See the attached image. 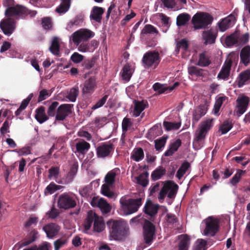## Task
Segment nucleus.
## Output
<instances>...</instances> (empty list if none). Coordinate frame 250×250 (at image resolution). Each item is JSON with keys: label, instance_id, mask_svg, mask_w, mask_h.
I'll return each instance as SVG.
<instances>
[{"label": "nucleus", "instance_id": "nucleus-1", "mask_svg": "<svg viewBox=\"0 0 250 250\" xmlns=\"http://www.w3.org/2000/svg\"><path fill=\"white\" fill-rule=\"evenodd\" d=\"M109 229L110 236L115 240L124 239L129 233V228L126 221L110 220L106 223Z\"/></svg>", "mask_w": 250, "mask_h": 250}, {"label": "nucleus", "instance_id": "nucleus-2", "mask_svg": "<svg viewBox=\"0 0 250 250\" xmlns=\"http://www.w3.org/2000/svg\"><path fill=\"white\" fill-rule=\"evenodd\" d=\"M93 223V229L97 232H102L105 228V224L102 217L98 215L90 210L87 212V216L84 221V227L86 230L90 229Z\"/></svg>", "mask_w": 250, "mask_h": 250}, {"label": "nucleus", "instance_id": "nucleus-3", "mask_svg": "<svg viewBox=\"0 0 250 250\" xmlns=\"http://www.w3.org/2000/svg\"><path fill=\"white\" fill-rule=\"evenodd\" d=\"M213 20V17L208 13L199 12L193 16L191 22L195 29H205L212 23Z\"/></svg>", "mask_w": 250, "mask_h": 250}, {"label": "nucleus", "instance_id": "nucleus-4", "mask_svg": "<svg viewBox=\"0 0 250 250\" xmlns=\"http://www.w3.org/2000/svg\"><path fill=\"white\" fill-rule=\"evenodd\" d=\"M76 198L72 193H63L59 197L58 206L60 208L65 210L74 208L77 205Z\"/></svg>", "mask_w": 250, "mask_h": 250}, {"label": "nucleus", "instance_id": "nucleus-5", "mask_svg": "<svg viewBox=\"0 0 250 250\" xmlns=\"http://www.w3.org/2000/svg\"><path fill=\"white\" fill-rule=\"evenodd\" d=\"M120 203L126 215L130 214L138 211L142 204V198H130L128 200L121 199Z\"/></svg>", "mask_w": 250, "mask_h": 250}, {"label": "nucleus", "instance_id": "nucleus-6", "mask_svg": "<svg viewBox=\"0 0 250 250\" xmlns=\"http://www.w3.org/2000/svg\"><path fill=\"white\" fill-rule=\"evenodd\" d=\"M178 189V186L174 182L167 181L162 188L158 196V198L161 202H162L166 196L167 194V197L170 199H174L176 195Z\"/></svg>", "mask_w": 250, "mask_h": 250}, {"label": "nucleus", "instance_id": "nucleus-7", "mask_svg": "<svg viewBox=\"0 0 250 250\" xmlns=\"http://www.w3.org/2000/svg\"><path fill=\"white\" fill-rule=\"evenodd\" d=\"M161 61L160 54L158 51H149L143 56L142 62L145 68L153 66L156 68Z\"/></svg>", "mask_w": 250, "mask_h": 250}, {"label": "nucleus", "instance_id": "nucleus-8", "mask_svg": "<svg viewBox=\"0 0 250 250\" xmlns=\"http://www.w3.org/2000/svg\"><path fill=\"white\" fill-rule=\"evenodd\" d=\"M212 126L213 119H208L202 122L199 127L196 130L195 133L193 143H198L204 140L208 132Z\"/></svg>", "mask_w": 250, "mask_h": 250}, {"label": "nucleus", "instance_id": "nucleus-9", "mask_svg": "<svg viewBox=\"0 0 250 250\" xmlns=\"http://www.w3.org/2000/svg\"><path fill=\"white\" fill-rule=\"evenodd\" d=\"M94 36L95 33L91 30L86 28H81L74 32L71 37L73 42L78 45L82 42L87 41Z\"/></svg>", "mask_w": 250, "mask_h": 250}, {"label": "nucleus", "instance_id": "nucleus-10", "mask_svg": "<svg viewBox=\"0 0 250 250\" xmlns=\"http://www.w3.org/2000/svg\"><path fill=\"white\" fill-rule=\"evenodd\" d=\"M206 227L204 233L206 236H214L219 231V223L217 219L212 216L205 220Z\"/></svg>", "mask_w": 250, "mask_h": 250}, {"label": "nucleus", "instance_id": "nucleus-11", "mask_svg": "<svg viewBox=\"0 0 250 250\" xmlns=\"http://www.w3.org/2000/svg\"><path fill=\"white\" fill-rule=\"evenodd\" d=\"M155 232V226L151 222L145 220L143 225V235L145 242L150 245L154 238Z\"/></svg>", "mask_w": 250, "mask_h": 250}, {"label": "nucleus", "instance_id": "nucleus-12", "mask_svg": "<svg viewBox=\"0 0 250 250\" xmlns=\"http://www.w3.org/2000/svg\"><path fill=\"white\" fill-rule=\"evenodd\" d=\"M114 150V146L112 143L104 142L97 147L96 154L98 158H104L111 156Z\"/></svg>", "mask_w": 250, "mask_h": 250}, {"label": "nucleus", "instance_id": "nucleus-13", "mask_svg": "<svg viewBox=\"0 0 250 250\" xmlns=\"http://www.w3.org/2000/svg\"><path fill=\"white\" fill-rule=\"evenodd\" d=\"M28 14H30L28 9L26 7L20 5L8 7L5 11V15L7 18L26 16Z\"/></svg>", "mask_w": 250, "mask_h": 250}, {"label": "nucleus", "instance_id": "nucleus-14", "mask_svg": "<svg viewBox=\"0 0 250 250\" xmlns=\"http://www.w3.org/2000/svg\"><path fill=\"white\" fill-rule=\"evenodd\" d=\"M73 107L72 104H63L59 106L57 109V113L55 116L56 121H62L71 113Z\"/></svg>", "mask_w": 250, "mask_h": 250}, {"label": "nucleus", "instance_id": "nucleus-15", "mask_svg": "<svg viewBox=\"0 0 250 250\" xmlns=\"http://www.w3.org/2000/svg\"><path fill=\"white\" fill-rule=\"evenodd\" d=\"M237 16V13L234 11L232 13L221 20L218 23L219 30L221 32H224L232 27L236 21V17Z\"/></svg>", "mask_w": 250, "mask_h": 250}, {"label": "nucleus", "instance_id": "nucleus-16", "mask_svg": "<svg viewBox=\"0 0 250 250\" xmlns=\"http://www.w3.org/2000/svg\"><path fill=\"white\" fill-rule=\"evenodd\" d=\"M0 28L4 34L9 36L16 28L14 20L11 18L2 19L0 22Z\"/></svg>", "mask_w": 250, "mask_h": 250}, {"label": "nucleus", "instance_id": "nucleus-17", "mask_svg": "<svg viewBox=\"0 0 250 250\" xmlns=\"http://www.w3.org/2000/svg\"><path fill=\"white\" fill-rule=\"evenodd\" d=\"M97 87L96 79L94 77H90L83 83L82 93L84 95H90L94 92Z\"/></svg>", "mask_w": 250, "mask_h": 250}, {"label": "nucleus", "instance_id": "nucleus-18", "mask_svg": "<svg viewBox=\"0 0 250 250\" xmlns=\"http://www.w3.org/2000/svg\"><path fill=\"white\" fill-rule=\"evenodd\" d=\"M249 103V99L247 96H243L237 98L236 106L237 115H242L246 111Z\"/></svg>", "mask_w": 250, "mask_h": 250}, {"label": "nucleus", "instance_id": "nucleus-19", "mask_svg": "<svg viewBox=\"0 0 250 250\" xmlns=\"http://www.w3.org/2000/svg\"><path fill=\"white\" fill-rule=\"evenodd\" d=\"M38 235V232L37 230H32L23 240L18 243L16 246H18L19 248H21L30 245L36 240Z\"/></svg>", "mask_w": 250, "mask_h": 250}, {"label": "nucleus", "instance_id": "nucleus-20", "mask_svg": "<svg viewBox=\"0 0 250 250\" xmlns=\"http://www.w3.org/2000/svg\"><path fill=\"white\" fill-rule=\"evenodd\" d=\"M60 229V226L55 223H49L43 227V230L46 233L47 236L50 238H52L57 235Z\"/></svg>", "mask_w": 250, "mask_h": 250}, {"label": "nucleus", "instance_id": "nucleus-21", "mask_svg": "<svg viewBox=\"0 0 250 250\" xmlns=\"http://www.w3.org/2000/svg\"><path fill=\"white\" fill-rule=\"evenodd\" d=\"M159 208V205L154 204L151 200H148L145 204L144 210L146 214L149 215L151 218H153L157 214Z\"/></svg>", "mask_w": 250, "mask_h": 250}, {"label": "nucleus", "instance_id": "nucleus-22", "mask_svg": "<svg viewBox=\"0 0 250 250\" xmlns=\"http://www.w3.org/2000/svg\"><path fill=\"white\" fill-rule=\"evenodd\" d=\"M211 63V56L207 51L199 54V59L196 64L201 67H207Z\"/></svg>", "mask_w": 250, "mask_h": 250}, {"label": "nucleus", "instance_id": "nucleus-23", "mask_svg": "<svg viewBox=\"0 0 250 250\" xmlns=\"http://www.w3.org/2000/svg\"><path fill=\"white\" fill-rule=\"evenodd\" d=\"M231 64L232 60L231 59H229L225 62L220 71L218 74L217 78L219 79L225 80L229 78L230 74Z\"/></svg>", "mask_w": 250, "mask_h": 250}, {"label": "nucleus", "instance_id": "nucleus-24", "mask_svg": "<svg viewBox=\"0 0 250 250\" xmlns=\"http://www.w3.org/2000/svg\"><path fill=\"white\" fill-rule=\"evenodd\" d=\"M202 36L203 40L205 41V44H212L215 42L217 37V33L214 30L210 29L203 31Z\"/></svg>", "mask_w": 250, "mask_h": 250}, {"label": "nucleus", "instance_id": "nucleus-25", "mask_svg": "<svg viewBox=\"0 0 250 250\" xmlns=\"http://www.w3.org/2000/svg\"><path fill=\"white\" fill-rule=\"evenodd\" d=\"M78 163L77 161H74L71 166L70 169L64 179V183L69 184L72 182L76 175L78 169Z\"/></svg>", "mask_w": 250, "mask_h": 250}, {"label": "nucleus", "instance_id": "nucleus-26", "mask_svg": "<svg viewBox=\"0 0 250 250\" xmlns=\"http://www.w3.org/2000/svg\"><path fill=\"white\" fill-rule=\"evenodd\" d=\"M207 111V108L205 105L202 104L198 106L193 113L192 124H196L206 114Z\"/></svg>", "mask_w": 250, "mask_h": 250}, {"label": "nucleus", "instance_id": "nucleus-27", "mask_svg": "<svg viewBox=\"0 0 250 250\" xmlns=\"http://www.w3.org/2000/svg\"><path fill=\"white\" fill-rule=\"evenodd\" d=\"M104 12V9L103 8L95 6L92 8L90 18L91 20L95 21L98 23H101L102 15Z\"/></svg>", "mask_w": 250, "mask_h": 250}, {"label": "nucleus", "instance_id": "nucleus-28", "mask_svg": "<svg viewBox=\"0 0 250 250\" xmlns=\"http://www.w3.org/2000/svg\"><path fill=\"white\" fill-rule=\"evenodd\" d=\"M133 72L134 70L132 69L130 64L126 63L125 64L121 72L122 80L125 82H129Z\"/></svg>", "mask_w": 250, "mask_h": 250}, {"label": "nucleus", "instance_id": "nucleus-29", "mask_svg": "<svg viewBox=\"0 0 250 250\" xmlns=\"http://www.w3.org/2000/svg\"><path fill=\"white\" fill-rule=\"evenodd\" d=\"M35 117L40 124H42L49 119L48 115H46L45 113V108L42 106H41L36 109Z\"/></svg>", "mask_w": 250, "mask_h": 250}, {"label": "nucleus", "instance_id": "nucleus-30", "mask_svg": "<svg viewBox=\"0 0 250 250\" xmlns=\"http://www.w3.org/2000/svg\"><path fill=\"white\" fill-rule=\"evenodd\" d=\"M241 61L245 64L247 65L250 62V46L246 45L241 50L240 54Z\"/></svg>", "mask_w": 250, "mask_h": 250}, {"label": "nucleus", "instance_id": "nucleus-31", "mask_svg": "<svg viewBox=\"0 0 250 250\" xmlns=\"http://www.w3.org/2000/svg\"><path fill=\"white\" fill-rule=\"evenodd\" d=\"M178 244V250H188L190 245V238L187 234L181 235Z\"/></svg>", "mask_w": 250, "mask_h": 250}, {"label": "nucleus", "instance_id": "nucleus-32", "mask_svg": "<svg viewBox=\"0 0 250 250\" xmlns=\"http://www.w3.org/2000/svg\"><path fill=\"white\" fill-rule=\"evenodd\" d=\"M190 19V16L186 13L179 14L176 19V24L178 26L185 25Z\"/></svg>", "mask_w": 250, "mask_h": 250}, {"label": "nucleus", "instance_id": "nucleus-33", "mask_svg": "<svg viewBox=\"0 0 250 250\" xmlns=\"http://www.w3.org/2000/svg\"><path fill=\"white\" fill-rule=\"evenodd\" d=\"M90 144L84 141L79 142L76 144V148L78 152L84 154L90 148Z\"/></svg>", "mask_w": 250, "mask_h": 250}, {"label": "nucleus", "instance_id": "nucleus-34", "mask_svg": "<svg viewBox=\"0 0 250 250\" xmlns=\"http://www.w3.org/2000/svg\"><path fill=\"white\" fill-rule=\"evenodd\" d=\"M239 35L234 33L228 36L225 40V44L228 47H231L238 42Z\"/></svg>", "mask_w": 250, "mask_h": 250}, {"label": "nucleus", "instance_id": "nucleus-35", "mask_svg": "<svg viewBox=\"0 0 250 250\" xmlns=\"http://www.w3.org/2000/svg\"><path fill=\"white\" fill-rule=\"evenodd\" d=\"M166 172V169L163 167L160 166L152 172L151 174V179L153 181L158 180L164 175Z\"/></svg>", "mask_w": 250, "mask_h": 250}, {"label": "nucleus", "instance_id": "nucleus-36", "mask_svg": "<svg viewBox=\"0 0 250 250\" xmlns=\"http://www.w3.org/2000/svg\"><path fill=\"white\" fill-rule=\"evenodd\" d=\"M60 47L59 39L57 37H54L49 47V50L53 54L58 55L60 52Z\"/></svg>", "mask_w": 250, "mask_h": 250}, {"label": "nucleus", "instance_id": "nucleus-37", "mask_svg": "<svg viewBox=\"0 0 250 250\" xmlns=\"http://www.w3.org/2000/svg\"><path fill=\"white\" fill-rule=\"evenodd\" d=\"M146 102L142 101L141 102H136L134 106L133 115L135 117H138L141 112L145 109Z\"/></svg>", "mask_w": 250, "mask_h": 250}, {"label": "nucleus", "instance_id": "nucleus-38", "mask_svg": "<svg viewBox=\"0 0 250 250\" xmlns=\"http://www.w3.org/2000/svg\"><path fill=\"white\" fill-rule=\"evenodd\" d=\"M144 157V153L142 148H137L134 150L131 155V158L136 162H139Z\"/></svg>", "mask_w": 250, "mask_h": 250}, {"label": "nucleus", "instance_id": "nucleus-39", "mask_svg": "<svg viewBox=\"0 0 250 250\" xmlns=\"http://www.w3.org/2000/svg\"><path fill=\"white\" fill-rule=\"evenodd\" d=\"M204 70L199 68L195 66H191L188 68V74L191 76H195L196 77L204 76Z\"/></svg>", "mask_w": 250, "mask_h": 250}, {"label": "nucleus", "instance_id": "nucleus-40", "mask_svg": "<svg viewBox=\"0 0 250 250\" xmlns=\"http://www.w3.org/2000/svg\"><path fill=\"white\" fill-rule=\"evenodd\" d=\"M250 80V72L248 71L241 73L239 75L238 86L242 87L246 83Z\"/></svg>", "mask_w": 250, "mask_h": 250}, {"label": "nucleus", "instance_id": "nucleus-41", "mask_svg": "<svg viewBox=\"0 0 250 250\" xmlns=\"http://www.w3.org/2000/svg\"><path fill=\"white\" fill-rule=\"evenodd\" d=\"M181 125V123L180 122L175 123L164 121L163 123L164 127L167 131L178 129Z\"/></svg>", "mask_w": 250, "mask_h": 250}, {"label": "nucleus", "instance_id": "nucleus-42", "mask_svg": "<svg viewBox=\"0 0 250 250\" xmlns=\"http://www.w3.org/2000/svg\"><path fill=\"white\" fill-rule=\"evenodd\" d=\"M103 214H107L110 212L111 208L110 205L103 198H101V203L98 207Z\"/></svg>", "mask_w": 250, "mask_h": 250}, {"label": "nucleus", "instance_id": "nucleus-43", "mask_svg": "<svg viewBox=\"0 0 250 250\" xmlns=\"http://www.w3.org/2000/svg\"><path fill=\"white\" fill-rule=\"evenodd\" d=\"M189 167L190 164L188 162L186 161L183 163L178 170L176 176L179 179H180L185 174Z\"/></svg>", "mask_w": 250, "mask_h": 250}, {"label": "nucleus", "instance_id": "nucleus-44", "mask_svg": "<svg viewBox=\"0 0 250 250\" xmlns=\"http://www.w3.org/2000/svg\"><path fill=\"white\" fill-rule=\"evenodd\" d=\"M148 173L147 172L141 174L136 177L137 182L143 187H146L148 184L147 177Z\"/></svg>", "mask_w": 250, "mask_h": 250}, {"label": "nucleus", "instance_id": "nucleus-45", "mask_svg": "<svg viewBox=\"0 0 250 250\" xmlns=\"http://www.w3.org/2000/svg\"><path fill=\"white\" fill-rule=\"evenodd\" d=\"M159 34L158 30L154 26L151 24H146L141 31V35L147 34Z\"/></svg>", "mask_w": 250, "mask_h": 250}, {"label": "nucleus", "instance_id": "nucleus-46", "mask_svg": "<svg viewBox=\"0 0 250 250\" xmlns=\"http://www.w3.org/2000/svg\"><path fill=\"white\" fill-rule=\"evenodd\" d=\"M59 105V102L55 101L52 102L49 106L47 113L49 117H55L57 113V107Z\"/></svg>", "mask_w": 250, "mask_h": 250}, {"label": "nucleus", "instance_id": "nucleus-47", "mask_svg": "<svg viewBox=\"0 0 250 250\" xmlns=\"http://www.w3.org/2000/svg\"><path fill=\"white\" fill-rule=\"evenodd\" d=\"M116 173L114 170H111L107 173L105 177V184L111 186L115 182V178Z\"/></svg>", "mask_w": 250, "mask_h": 250}, {"label": "nucleus", "instance_id": "nucleus-48", "mask_svg": "<svg viewBox=\"0 0 250 250\" xmlns=\"http://www.w3.org/2000/svg\"><path fill=\"white\" fill-rule=\"evenodd\" d=\"M79 88L78 86H75L72 88L67 96L68 98L71 102H74L76 101V98L79 94Z\"/></svg>", "mask_w": 250, "mask_h": 250}, {"label": "nucleus", "instance_id": "nucleus-49", "mask_svg": "<svg viewBox=\"0 0 250 250\" xmlns=\"http://www.w3.org/2000/svg\"><path fill=\"white\" fill-rule=\"evenodd\" d=\"M61 186L56 185L54 182H51L44 190V194L45 195L51 194L55 192L56 190L61 189Z\"/></svg>", "mask_w": 250, "mask_h": 250}, {"label": "nucleus", "instance_id": "nucleus-50", "mask_svg": "<svg viewBox=\"0 0 250 250\" xmlns=\"http://www.w3.org/2000/svg\"><path fill=\"white\" fill-rule=\"evenodd\" d=\"M188 47V41L185 39H183L177 42L175 51L178 53L180 49H183L184 51H186Z\"/></svg>", "mask_w": 250, "mask_h": 250}, {"label": "nucleus", "instance_id": "nucleus-51", "mask_svg": "<svg viewBox=\"0 0 250 250\" xmlns=\"http://www.w3.org/2000/svg\"><path fill=\"white\" fill-rule=\"evenodd\" d=\"M102 193L104 196L112 198L114 196V193L110 189L109 185L103 184L101 189Z\"/></svg>", "mask_w": 250, "mask_h": 250}, {"label": "nucleus", "instance_id": "nucleus-52", "mask_svg": "<svg viewBox=\"0 0 250 250\" xmlns=\"http://www.w3.org/2000/svg\"><path fill=\"white\" fill-rule=\"evenodd\" d=\"M232 127L233 125L231 122H230L228 121H226L220 126L219 130L221 131L222 134H224L229 131L232 128Z\"/></svg>", "mask_w": 250, "mask_h": 250}, {"label": "nucleus", "instance_id": "nucleus-53", "mask_svg": "<svg viewBox=\"0 0 250 250\" xmlns=\"http://www.w3.org/2000/svg\"><path fill=\"white\" fill-rule=\"evenodd\" d=\"M83 19L82 15H78L71 20L68 24V26L71 28L74 25H78L83 22Z\"/></svg>", "mask_w": 250, "mask_h": 250}, {"label": "nucleus", "instance_id": "nucleus-54", "mask_svg": "<svg viewBox=\"0 0 250 250\" xmlns=\"http://www.w3.org/2000/svg\"><path fill=\"white\" fill-rule=\"evenodd\" d=\"M107 120L108 119L106 117H96L94 124L97 127L101 128L107 123Z\"/></svg>", "mask_w": 250, "mask_h": 250}, {"label": "nucleus", "instance_id": "nucleus-55", "mask_svg": "<svg viewBox=\"0 0 250 250\" xmlns=\"http://www.w3.org/2000/svg\"><path fill=\"white\" fill-rule=\"evenodd\" d=\"M67 240L65 238L59 239L54 242V250H59L63 246L66 244Z\"/></svg>", "mask_w": 250, "mask_h": 250}, {"label": "nucleus", "instance_id": "nucleus-56", "mask_svg": "<svg viewBox=\"0 0 250 250\" xmlns=\"http://www.w3.org/2000/svg\"><path fill=\"white\" fill-rule=\"evenodd\" d=\"M166 140L167 138L163 137L160 139H157L155 141V147L156 150L159 151L165 146Z\"/></svg>", "mask_w": 250, "mask_h": 250}, {"label": "nucleus", "instance_id": "nucleus-57", "mask_svg": "<svg viewBox=\"0 0 250 250\" xmlns=\"http://www.w3.org/2000/svg\"><path fill=\"white\" fill-rule=\"evenodd\" d=\"M108 97V95H105L102 98L100 99L94 105L92 106L91 109L94 110L103 106L105 103Z\"/></svg>", "mask_w": 250, "mask_h": 250}, {"label": "nucleus", "instance_id": "nucleus-58", "mask_svg": "<svg viewBox=\"0 0 250 250\" xmlns=\"http://www.w3.org/2000/svg\"><path fill=\"white\" fill-rule=\"evenodd\" d=\"M60 168L58 167H51L49 170L48 178L51 179L52 178H56L59 174Z\"/></svg>", "mask_w": 250, "mask_h": 250}, {"label": "nucleus", "instance_id": "nucleus-59", "mask_svg": "<svg viewBox=\"0 0 250 250\" xmlns=\"http://www.w3.org/2000/svg\"><path fill=\"white\" fill-rule=\"evenodd\" d=\"M153 89L155 91H158L159 94H162L167 90L168 88L159 83H156L153 85Z\"/></svg>", "mask_w": 250, "mask_h": 250}, {"label": "nucleus", "instance_id": "nucleus-60", "mask_svg": "<svg viewBox=\"0 0 250 250\" xmlns=\"http://www.w3.org/2000/svg\"><path fill=\"white\" fill-rule=\"evenodd\" d=\"M35 250H51V245L46 242L42 243L38 247L37 245L33 246Z\"/></svg>", "mask_w": 250, "mask_h": 250}, {"label": "nucleus", "instance_id": "nucleus-61", "mask_svg": "<svg viewBox=\"0 0 250 250\" xmlns=\"http://www.w3.org/2000/svg\"><path fill=\"white\" fill-rule=\"evenodd\" d=\"M50 95V94L49 93V92L44 89L40 91V94L38 97V102L39 103L46 99Z\"/></svg>", "mask_w": 250, "mask_h": 250}, {"label": "nucleus", "instance_id": "nucleus-62", "mask_svg": "<svg viewBox=\"0 0 250 250\" xmlns=\"http://www.w3.org/2000/svg\"><path fill=\"white\" fill-rule=\"evenodd\" d=\"M38 221V217L31 216L29 218L28 221L25 223L24 226L26 228H29L32 225H36Z\"/></svg>", "mask_w": 250, "mask_h": 250}, {"label": "nucleus", "instance_id": "nucleus-63", "mask_svg": "<svg viewBox=\"0 0 250 250\" xmlns=\"http://www.w3.org/2000/svg\"><path fill=\"white\" fill-rule=\"evenodd\" d=\"M166 217L167 222L171 225H176L178 220L176 215L172 213H167Z\"/></svg>", "mask_w": 250, "mask_h": 250}, {"label": "nucleus", "instance_id": "nucleus-64", "mask_svg": "<svg viewBox=\"0 0 250 250\" xmlns=\"http://www.w3.org/2000/svg\"><path fill=\"white\" fill-rule=\"evenodd\" d=\"M196 244L195 250H205L206 249L207 242L205 240L202 239H198Z\"/></svg>", "mask_w": 250, "mask_h": 250}]
</instances>
